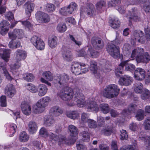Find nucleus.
I'll use <instances>...</instances> for the list:
<instances>
[{"mask_svg":"<svg viewBox=\"0 0 150 150\" xmlns=\"http://www.w3.org/2000/svg\"><path fill=\"white\" fill-rule=\"evenodd\" d=\"M51 101V98L49 96H45L41 98L36 103L35 105L36 107L34 108L33 112L35 114L43 112L45 110V107L48 105Z\"/></svg>","mask_w":150,"mask_h":150,"instance_id":"nucleus-2","label":"nucleus"},{"mask_svg":"<svg viewBox=\"0 0 150 150\" xmlns=\"http://www.w3.org/2000/svg\"><path fill=\"white\" fill-rule=\"evenodd\" d=\"M96 12L95 10L94 6L92 4H89L87 8H82L80 12L81 18H84L86 15L90 18H95Z\"/></svg>","mask_w":150,"mask_h":150,"instance_id":"nucleus-5","label":"nucleus"},{"mask_svg":"<svg viewBox=\"0 0 150 150\" xmlns=\"http://www.w3.org/2000/svg\"><path fill=\"white\" fill-rule=\"evenodd\" d=\"M125 66H126L125 70L126 71H134L135 69V67L134 65L130 64L126 65Z\"/></svg>","mask_w":150,"mask_h":150,"instance_id":"nucleus-62","label":"nucleus"},{"mask_svg":"<svg viewBox=\"0 0 150 150\" xmlns=\"http://www.w3.org/2000/svg\"><path fill=\"white\" fill-rule=\"evenodd\" d=\"M20 46L21 42L19 41L11 40L8 44L9 47L13 49L19 47Z\"/></svg>","mask_w":150,"mask_h":150,"instance_id":"nucleus-35","label":"nucleus"},{"mask_svg":"<svg viewBox=\"0 0 150 150\" xmlns=\"http://www.w3.org/2000/svg\"><path fill=\"white\" fill-rule=\"evenodd\" d=\"M62 57L64 60L69 61L72 59V54L70 50L67 47L64 46L62 48Z\"/></svg>","mask_w":150,"mask_h":150,"instance_id":"nucleus-11","label":"nucleus"},{"mask_svg":"<svg viewBox=\"0 0 150 150\" xmlns=\"http://www.w3.org/2000/svg\"><path fill=\"white\" fill-rule=\"evenodd\" d=\"M136 118L139 121L143 119L144 117V110L141 109L139 110L137 112Z\"/></svg>","mask_w":150,"mask_h":150,"instance_id":"nucleus-41","label":"nucleus"},{"mask_svg":"<svg viewBox=\"0 0 150 150\" xmlns=\"http://www.w3.org/2000/svg\"><path fill=\"white\" fill-rule=\"evenodd\" d=\"M127 63V61L122 62L118 67L115 69V73L117 78L119 77L120 74H122L123 67L126 65Z\"/></svg>","mask_w":150,"mask_h":150,"instance_id":"nucleus-24","label":"nucleus"},{"mask_svg":"<svg viewBox=\"0 0 150 150\" xmlns=\"http://www.w3.org/2000/svg\"><path fill=\"white\" fill-rule=\"evenodd\" d=\"M134 38H133V40H135V42L143 43L145 40V38L144 36V34L142 31H137L135 30L134 33Z\"/></svg>","mask_w":150,"mask_h":150,"instance_id":"nucleus-12","label":"nucleus"},{"mask_svg":"<svg viewBox=\"0 0 150 150\" xmlns=\"http://www.w3.org/2000/svg\"><path fill=\"white\" fill-rule=\"evenodd\" d=\"M0 26L9 29L10 23L8 20H3L0 23Z\"/></svg>","mask_w":150,"mask_h":150,"instance_id":"nucleus-57","label":"nucleus"},{"mask_svg":"<svg viewBox=\"0 0 150 150\" xmlns=\"http://www.w3.org/2000/svg\"><path fill=\"white\" fill-rule=\"evenodd\" d=\"M82 140L84 142H88L90 140V136L89 133L86 131H83L80 133Z\"/></svg>","mask_w":150,"mask_h":150,"instance_id":"nucleus-43","label":"nucleus"},{"mask_svg":"<svg viewBox=\"0 0 150 150\" xmlns=\"http://www.w3.org/2000/svg\"><path fill=\"white\" fill-rule=\"evenodd\" d=\"M63 112V110L61 108L58 106H54L50 108L49 114L52 116L57 117L62 114Z\"/></svg>","mask_w":150,"mask_h":150,"instance_id":"nucleus-15","label":"nucleus"},{"mask_svg":"<svg viewBox=\"0 0 150 150\" xmlns=\"http://www.w3.org/2000/svg\"><path fill=\"white\" fill-rule=\"evenodd\" d=\"M40 134L44 137H46L48 136V133L47 129L44 128H42L40 130Z\"/></svg>","mask_w":150,"mask_h":150,"instance_id":"nucleus-54","label":"nucleus"},{"mask_svg":"<svg viewBox=\"0 0 150 150\" xmlns=\"http://www.w3.org/2000/svg\"><path fill=\"white\" fill-rule=\"evenodd\" d=\"M105 6V2L103 0H101L97 2L96 4V7L98 12L101 13L103 11V9Z\"/></svg>","mask_w":150,"mask_h":150,"instance_id":"nucleus-28","label":"nucleus"},{"mask_svg":"<svg viewBox=\"0 0 150 150\" xmlns=\"http://www.w3.org/2000/svg\"><path fill=\"white\" fill-rule=\"evenodd\" d=\"M25 6V12L26 14L30 16H31V13L33 11L35 4L30 2L28 1L25 3L24 5Z\"/></svg>","mask_w":150,"mask_h":150,"instance_id":"nucleus-18","label":"nucleus"},{"mask_svg":"<svg viewBox=\"0 0 150 150\" xmlns=\"http://www.w3.org/2000/svg\"><path fill=\"white\" fill-rule=\"evenodd\" d=\"M21 64L20 61H17L13 64L10 66L11 71L12 72L15 71L16 70L19 69L21 67Z\"/></svg>","mask_w":150,"mask_h":150,"instance_id":"nucleus-42","label":"nucleus"},{"mask_svg":"<svg viewBox=\"0 0 150 150\" xmlns=\"http://www.w3.org/2000/svg\"><path fill=\"white\" fill-rule=\"evenodd\" d=\"M120 89L115 84L108 85L104 89L103 95L108 98H111L117 96L119 94Z\"/></svg>","mask_w":150,"mask_h":150,"instance_id":"nucleus-3","label":"nucleus"},{"mask_svg":"<svg viewBox=\"0 0 150 150\" xmlns=\"http://www.w3.org/2000/svg\"><path fill=\"white\" fill-rule=\"evenodd\" d=\"M142 98L144 100H146L150 97V93L147 90H144L141 95Z\"/></svg>","mask_w":150,"mask_h":150,"instance_id":"nucleus-53","label":"nucleus"},{"mask_svg":"<svg viewBox=\"0 0 150 150\" xmlns=\"http://www.w3.org/2000/svg\"><path fill=\"white\" fill-rule=\"evenodd\" d=\"M144 31L145 34V37L147 41L150 40V29L148 27L145 28Z\"/></svg>","mask_w":150,"mask_h":150,"instance_id":"nucleus-61","label":"nucleus"},{"mask_svg":"<svg viewBox=\"0 0 150 150\" xmlns=\"http://www.w3.org/2000/svg\"><path fill=\"white\" fill-rule=\"evenodd\" d=\"M29 131L31 134L35 133L37 130V124L34 121H30L28 124Z\"/></svg>","mask_w":150,"mask_h":150,"instance_id":"nucleus-27","label":"nucleus"},{"mask_svg":"<svg viewBox=\"0 0 150 150\" xmlns=\"http://www.w3.org/2000/svg\"><path fill=\"white\" fill-rule=\"evenodd\" d=\"M69 79V76L66 74H64L56 77L54 79L53 81L55 84L61 86L68 82Z\"/></svg>","mask_w":150,"mask_h":150,"instance_id":"nucleus-9","label":"nucleus"},{"mask_svg":"<svg viewBox=\"0 0 150 150\" xmlns=\"http://www.w3.org/2000/svg\"><path fill=\"white\" fill-rule=\"evenodd\" d=\"M38 89V95L40 96H42L46 93L48 88L45 85L42 84L39 86Z\"/></svg>","mask_w":150,"mask_h":150,"instance_id":"nucleus-29","label":"nucleus"},{"mask_svg":"<svg viewBox=\"0 0 150 150\" xmlns=\"http://www.w3.org/2000/svg\"><path fill=\"white\" fill-rule=\"evenodd\" d=\"M88 55L92 58H95L98 57L99 55V53L93 50L91 47H89L87 50Z\"/></svg>","mask_w":150,"mask_h":150,"instance_id":"nucleus-37","label":"nucleus"},{"mask_svg":"<svg viewBox=\"0 0 150 150\" xmlns=\"http://www.w3.org/2000/svg\"><path fill=\"white\" fill-rule=\"evenodd\" d=\"M71 69L72 73L75 75L81 74V69H80V64L78 62L73 64L71 67Z\"/></svg>","mask_w":150,"mask_h":150,"instance_id":"nucleus-25","label":"nucleus"},{"mask_svg":"<svg viewBox=\"0 0 150 150\" xmlns=\"http://www.w3.org/2000/svg\"><path fill=\"white\" fill-rule=\"evenodd\" d=\"M142 88L143 85L140 82L136 83L134 90L136 93H141L142 91Z\"/></svg>","mask_w":150,"mask_h":150,"instance_id":"nucleus-45","label":"nucleus"},{"mask_svg":"<svg viewBox=\"0 0 150 150\" xmlns=\"http://www.w3.org/2000/svg\"><path fill=\"white\" fill-rule=\"evenodd\" d=\"M74 100H76L77 105L79 107H83L87 104L84 96L80 89H77L75 91Z\"/></svg>","mask_w":150,"mask_h":150,"instance_id":"nucleus-6","label":"nucleus"},{"mask_svg":"<svg viewBox=\"0 0 150 150\" xmlns=\"http://www.w3.org/2000/svg\"><path fill=\"white\" fill-rule=\"evenodd\" d=\"M42 75L43 77L49 81H52L53 79V76L51 72L49 71L44 72Z\"/></svg>","mask_w":150,"mask_h":150,"instance_id":"nucleus-46","label":"nucleus"},{"mask_svg":"<svg viewBox=\"0 0 150 150\" xmlns=\"http://www.w3.org/2000/svg\"><path fill=\"white\" fill-rule=\"evenodd\" d=\"M137 110V106L134 103L130 104L128 106V111L130 113H134Z\"/></svg>","mask_w":150,"mask_h":150,"instance_id":"nucleus-49","label":"nucleus"},{"mask_svg":"<svg viewBox=\"0 0 150 150\" xmlns=\"http://www.w3.org/2000/svg\"><path fill=\"white\" fill-rule=\"evenodd\" d=\"M87 108L89 111L97 112L99 109L98 106L95 102L89 101L87 102Z\"/></svg>","mask_w":150,"mask_h":150,"instance_id":"nucleus-22","label":"nucleus"},{"mask_svg":"<svg viewBox=\"0 0 150 150\" xmlns=\"http://www.w3.org/2000/svg\"><path fill=\"white\" fill-rule=\"evenodd\" d=\"M137 59V62L147 63L150 61V55L148 52H146L144 53L143 55H142L141 57H138Z\"/></svg>","mask_w":150,"mask_h":150,"instance_id":"nucleus-20","label":"nucleus"},{"mask_svg":"<svg viewBox=\"0 0 150 150\" xmlns=\"http://www.w3.org/2000/svg\"><path fill=\"white\" fill-rule=\"evenodd\" d=\"M57 29L59 32L63 33L66 30L67 27L64 23H60L57 25Z\"/></svg>","mask_w":150,"mask_h":150,"instance_id":"nucleus-39","label":"nucleus"},{"mask_svg":"<svg viewBox=\"0 0 150 150\" xmlns=\"http://www.w3.org/2000/svg\"><path fill=\"white\" fill-rule=\"evenodd\" d=\"M132 78L130 76L124 75L120 78L119 82L121 85L128 86L132 82Z\"/></svg>","mask_w":150,"mask_h":150,"instance_id":"nucleus-19","label":"nucleus"},{"mask_svg":"<svg viewBox=\"0 0 150 150\" xmlns=\"http://www.w3.org/2000/svg\"><path fill=\"white\" fill-rule=\"evenodd\" d=\"M70 6H71L72 9L70 10L69 8L64 7L62 8L59 10L60 13L64 16L68 15L71 14L75 10L77 7L76 4L74 2H71L70 4Z\"/></svg>","mask_w":150,"mask_h":150,"instance_id":"nucleus-10","label":"nucleus"},{"mask_svg":"<svg viewBox=\"0 0 150 150\" xmlns=\"http://www.w3.org/2000/svg\"><path fill=\"white\" fill-rule=\"evenodd\" d=\"M57 38L54 36L49 38L48 40V45L52 48H54L57 45Z\"/></svg>","mask_w":150,"mask_h":150,"instance_id":"nucleus-31","label":"nucleus"},{"mask_svg":"<svg viewBox=\"0 0 150 150\" xmlns=\"http://www.w3.org/2000/svg\"><path fill=\"white\" fill-rule=\"evenodd\" d=\"M90 69L91 72L94 74H95L97 72V63L96 62L92 60L90 62Z\"/></svg>","mask_w":150,"mask_h":150,"instance_id":"nucleus-32","label":"nucleus"},{"mask_svg":"<svg viewBox=\"0 0 150 150\" xmlns=\"http://www.w3.org/2000/svg\"><path fill=\"white\" fill-rule=\"evenodd\" d=\"M30 40L38 50H42L44 49L45 43L40 38L36 36H33L31 38Z\"/></svg>","mask_w":150,"mask_h":150,"instance_id":"nucleus-8","label":"nucleus"},{"mask_svg":"<svg viewBox=\"0 0 150 150\" xmlns=\"http://www.w3.org/2000/svg\"><path fill=\"white\" fill-rule=\"evenodd\" d=\"M110 26L113 28L117 29L120 26V22L118 19H110L109 21Z\"/></svg>","mask_w":150,"mask_h":150,"instance_id":"nucleus-36","label":"nucleus"},{"mask_svg":"<svg viewBox=\"0 0 150 150\" xmlns=\"http://www.w3.org/2000/svg\"><path fill=\"white\" fill-rule=\"evenodd\" d=\"M27 88L31 92L35 93L38 90L36 86L32 84L28 83L27 86Z\"/></svg>","mask_w":150,"mask_h":150,"instance_id":"nucleus-52","label":"nucleus"},{"mask_svg":"<svg viewBox=\"0 0 150 150\" xmlns=\"http://www.w3.org/2000/svg\"><path fill=\"white\" fill-rule=\"evenodd\" d=\"M68 130L70 136L67 138L61 135H57L53 133L50 134V139L55 141H58L59 145L65 144L70 145L74 144L76 140V136L79 133L77 128L73 125H70L68 126Z\"/></svg>","mask_w":150,"mask_h":150,"instance_id":"nucleus-1","label":"nucleus"},{"mask_svg":"<svg viewBox=\"0 0 150 150\" xmlns=\"http://www.w3.org/2000/svg\"><path fill=\"white\" fill-rule=\"evenodd\" d=\"M106 50L108 53L115 58H117L120 56L119 47L113 44H109L107 45Z\"/></svg>","mask_w":150,"mask_h":150,"instance_id":"nucleus-7","label":"nucleus"},{"mask_svg":"<svg viewBox=\"0 0 150 150\" xmlns=\"http://www.w3.org/2000/svg\"><path fill=\"white\" fill-rule=\"evenodd\" d=\"M16 59L17 61H20L24 60L26 57V52L25 51L18 50L15 52Z\"/></svg>","mask_w":150,"mask_h":150,"instance_id":"nucleus-17","label":"nucleus"},{"mask_svg":"<svg viewBox=\"0 0 150 150\" xmlns=\"http://www.w3.org/2000/svg\"><path fill=\"white\" fill-rule=\"evenodd\" d=\"M144 52V50L143 49L139 47L137 48L132 51L131 57V58H133L136 56V59L137 61V58L138 57H141Z\"/></svg>","mask_w":150,"mask_h":150,"instance_id":"nucleus-23","label":"nucleus"},{"mask_svg":"<svg viewBox=\"0 0 150 150\" xmlns=\"http://www.w3.org/2000/svg\"><path fill=\"white\" fill-rule=\"evenodd\" d=\"M5 92L10 98H11L16 93V90L13 85L11 84H9L5 87Z\"/></svg>","mask_w":150,"mask_h":150,"instance_id":"nucleus-16","label":"nucleus"},{"mask_svg":"<svg viewBox=\"0 0 150 150\" xmlns=\"http://www.w3.org/2000/svg\"><path fill=\"white\" fill-rule=\"evenodd\" d=\"M79 88L75 89L73 90L69 87H66L61 90L58 94V96L62 100L65 101L70 100L73 97L74 99L75 92Z\"/></svg>","mask_w":150,"mask_h":150,"instance_id":"nucleus-4","label":"nucleus"},{"mask_svg":"<svg viewBox=\"0 0 150 150\" xmlns=\"http://www.w3.org/2000/svg\"><path fill=\"white\" fill-rule=\"evenodd\" d=\"M36 18L37 19H48V15L46 13L41 11L38 12L35 14Z\"/></svg>","mask_w":150,"mask_h":150,"instance_id":"nucleus-40","label":"nucleus"},{"mask_svg":"<svg viewBox=\"0 0 150 150\" xmlns=\"http://www.w3.org/2000/svg\"><path fill=\"white\" fill-rule=\"evenodd\" d=\"M136 10L132 9V11H129L127 14L126 17L129 19H137L138 18Z\"/></svg>","mask_w":150,"mask_h":150,"instance_id":"nucleus-38","label":"nucleus"},{"mask_svg":"<svg viewBox=\"0 0 150 150\" xmlns=\"http://www.w3.org/2000/svg\"><path fill=\"white\" fill-rule=\"evenodd\" d=\"M2 51L3 53H1V57L5 61L7 62L10 57V50L9 49H4Z\"/></svg>","mask_w":150,"mask_h":150,"instance_id":"nucleus-30","label":"nucleus"},{"mask_svg":"<svg viewBox=\"0 0 150 150\" xmlns=\"http://www.w3.org/2000/svg\"><path fill=\"white\" fill-rule=\"evenodd\" d=\"M55 120L51 115L45 116L44 118V124L47 126H50L54 123Z\"/></svg>","mask_w":150,"mask_h":150,"instance_id":"nucleus-26","label":"nucleus"},{"mask_svg":"<svg viewBox=\"0 0 150 150\" xmlns=\"http://www.w3.org/2000/svg\"><path fill=\"white\" fill-rule=\"evenodd\" d=\"M0 103L1 106L6 107V96H2L0 97Z\"/></svg>","mask_w":150,"mask_h":150,"instance_id":"nucleus-58","label":"nucleus"},{"mask_svg":"<svg viewBox=\"0 0 150 150\" xmlns=\"http://www.w3.org/2000/svg\"><path fill=\"white\" fill-rule=\"evenodd\" d=\"M14 33L18 38H21L23 35V31L22 30L15 29L13 30Z\"/></svg>","mask_w":150,"mask_h":150,"instance_id":"nucleus-50","label":"nucleus"},{"mask_svg":"<svg viewBox=\"0 0 150 150\" xmlns=\"http://www.w3.org/2000/svg\"><path fill=\"white\" fill-rule=\"evenodd\" d=\"M145 139L144 140H146L145 144L146 146L147 147L148 149H150V136H146L144 138Z\"/></svg>","mask_w":150,"mask_h":150,"instance_id":"nucleus-64","label":"nucleus"},{"mask_svg":"<svg viewBox=\"0 0 150 150\" xmlns=\"http://www.w3.org/2000/svg\"><path fill=\"white\" fill-rule=\"evenodd\" d=\"M17 129V127L16 125L14 124H12L11 125L10 129L11 131V132L12 133V135L10 136V137H12L13 135V134L15 133Z\"/></svg>","mask_w":150,"mask_h":150,"instance_id":"nucleus-63","label":"nucleus"},{"mask_svg":"<svg viewBox=\"0 0 150 150\" xmlns=\"http://www.w3.org/2000/svg\"><path fill=\"white\" fill-rule=\"evenodd\" d=\"M112 132V127L110 126H108L102 129L101 133L104 135L106 136L110 135Z\"/></svg>","mask_w":150,"mask_h":150,"instance_id":"nucleus-34","label":"nucleus"},{"mask_svg":"<svg viewBox=\"0 0 150 150\" xmlns=\"http://www.w3.org/2000/svg\"><path fill=\"white\" fill-rule=\"evenodd\" d=\"M143 8L146 12H150V2L149 1H146L144 5Z\"/></svg>","mask_w":150,"mask_h":150,"instance_id":"nucleus-56","label":"nucleus"},{"mask_svg":"<svg viewBox=\"0 0 150 150\" xmlns=\"http://www.w3.org/2000/svg\"><path fill=\"white\" fill-rule=\"evenodd\" d=\"M67 116L69 118L74 120L78 118L79 117V114L77 112L74 111L67 113Z\"/></svg>","mask_w":150,"mask_h":150,"instance_id":"nucleus-44","label":"nucleus"},{"mask_svg":"<svg viewBox=\"0 0 150 150\" xmlns=\"http://www.w3.org/2000/svg\"><path fill=\"white\" fill-rule=\"evenodd\" d=\"M46 7V10L48 12H52L55 10V6L53 4H47Z\"/></svg>","mask_w":150,"mask_h":150,"instance_id":"nucleus-59","label":"nucleus"},{"mask_svg":"<svg viewBox=\"0 0 150 150\" xmlns=\"http://www.w3.org/2000/svg\"><path fill=\"white\" fill-rule=\"evenodd\" d=\"M143 125L145 129L150 130V117H147L144 121Z\"/></svg>","mask_w":150,"mask_h":150,"instance_id":"nucleus-51","label":"nucleus"},{"mask_svg":"<svg viewBox=\"0 0 150 150\" xmlns=\"http://www.w3.org/2000/svg\"><path fill=\"white\" fill-rule=\"evenodd\" d=\"M100 107L101 111L104 113L106 114L109 112V109L108 104H101L100 105Z\"/></svg>","mask_w":150,"mask_h":150,"instance_id":"nucleus-47","label":"nucleus"},{"mask_svg":"<svg viewBox=\"0 0 150 150\" xmlns=\"http://www.w3.org/2000/svg\"><path fill=\"white\" fill-rule=\"evenodd\" d=\"M8 29L0 26V34L4 36L6 34L9 30Z\"/></svg>","mask_w":150,"mask_h":150,"instance_id":"nucleus-60","label":"nucleus"},{"mask_svg":"<svg viewBox=\"0 0 150 150\" xmlns=\"http://www.w3.org/2000/svg\"><path fill=\"white\" fill-rule=\"evenodd\" d=\"M29 139V136L25 132H23L20 133L19 139L21 142H27Z\"/></svg>","mask_w":150,"mask_h":150,"instance_id":"nucleus-33","label":"nucleus"},{"mask_svg":"<svg viewBox=\"0 0 150 150\" xmlns=\"http://www.w3.org/2000/svg\"><path fill=\"white\" fill-rule=\"evenodd\" d=\"M91 43L93 47L98 50L102 48L104 45L103 41L100 39L95 40L93 39L91 40Z\"/></svg>","mask_w":150,"mask_h":150,"instance_id":"nucleus-21","label":"nucleus"},{"mask_svg":"<svg viewBox=\"0 0 150 150\" xmlns=\"http://www.w3.org/2000/svg\"><path fill=\"white\" fill-rule=\"evenodd\" d=\"M24 78L28 81H31L33 80L34 76L32 74L27 73L25 74Z\"/></svg>","mask_w":150,"mask_h":150,"instance_id":"nucleus-55","label":"nucleus"},{"mask_svg":"<svg viewBox=\"0 0 150 150\" xmlns=\"http://www.w3.org/2000/svg\"><path fill=\"white\" fill-rule=\"evenodd\" d=\"M87 122L88 126L91 128H95L97 126L96 122L93 120L88 119Z\"/></svg>","mask_w":150,"mask_h":150,"instance_id":"nucleus-48","label":"nucleus"},{"mask_svg":"<svg viewBox=\"0 0 150 150\" xmlns=\"http://www.w3.org/2000/svg\"><path fill=\"white\" fill-rule=\"evenodd\" d=\"M146 72L145 70L141 68H137L134 73V77L137 80L141 81L145 77Z\"/></svg>","mask_w":150,"mask_h":150,"instance_id":"nucleus-13","label":"nucleus"},{"mask_svg":"<svg viewBox=\"0 0 150 150\" xmlns=\"http://www.w3.org/2000/svg\"><path fill=\"white\" fill-rule=\"evenodd\" d=\"M21 108L22 112L26 115H29L31 112L30 105L25 101L22 102L21 104Z\"/></svg>","mask_w":150,"mask_h":150,"instance_id":"nucleus-14","label":"nucleus"}]
</instances>
